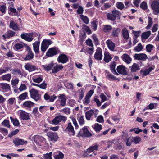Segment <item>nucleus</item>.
Here are the masks:
<instances>
[{"label": "nucleus", "mask_w": 159, "mask_h": 159, "mask_svg": "<svg viewBox=\"0 0 159 159\" xmlns=\"http://www.w3.org/2000/svg\"><path fill=\"white\" fill-rule=\"evenodd\" d=\"M134 57L135 59L137 60H144L148 58L147 55L144 53H136L134 55Z\"/></svg>", "instance_id": "nucleus-14"}, {"label": "nucleus", "mask_w": 159, "mask_h": 159, "mask_svg": "<svg viewBox=\"0 0 159 159\" xmlns=\"http://www.w3.org/2000/svg\"><path fill=\"white\" fill-rule=\"evenodd\" d=\"M20 91L25 90L26 89V87L24 84H22L19 88H17Z\"/></svg>", "instance_id": "nucleus-61"}, {"label": "nucleus", "mask_w": 159, "mask_h": 159, "mask_svg": "<svg viewBox=\"0 0 159 159\" xmlns=\"http://www.w3.org/2000/svg\"><path fill=\"white\" fill-rule=\"evenodd\" d=\"M2 125L4 126L7 127L8 128H10V127L9 121V120L6 119H5L4 120V121L2 122Z\"/></svg>", "instance_id": "nucleus-42"}, {"label": "nucleus", "mask_w": 159, "mask_h": 159, "mask_svg": "<svg viewBox=\"0 0 159 159\" xmlns=\"http://www.w3.org/2000/svg\"><path fill=\"white\" fill-rule=\"evenodd\" d=\"M124 141L126 143V145L127 146H130L132 143L133 140V137H130L128 138H126V139H124Z\"/></svg>", "instance_id": "nucleus-30"}, {"label": "nucleus", "mask_w": 159, "mask_h": 159, "mask_svg": "<svg viewBox=\"0 0 159 159\" xmlns=\"http://www.w3.org/2000/svg\"><path fill=\"white\" fill-rule=\"evenodd\" d=\"M86 43L87 45L89 46L93 47V45L92 43V41L90 39H88L86 41Z\"/></svg>", "instance_id": "nucleus-62"}, {"label": "nucleus", "mask_w": 159, "mask_h": 159, "mask_svg": "<svg viewBox=\"0 0 159 159\" xmlns=\"http://www.w3.org/2000/svg\"><path fill=\"white\" fill-rule=\"evenodd\" d=\"M32 80L34 82L39 83L42 81L43 78L39 76L36 78H33Z\"/></svg>", "instance_id": "nucleus-53"}, {"label": "nucleus", "mask_w": 159, "mask_h": 159, "mask_svg": "<svg viewBox=\"0 0 159 159\" xmlns=\"http://www.w3.org/2000/svg\"><path fill=\"white\" fill-rule=\"evenodd\" d=\"M16 99L15 98H11L9 99L7 101L8 103L10 105H12L16 103Z\"/></svg>", "instance_id": "nucleus-51"}, {"label": "nucleus", "mask_w": 159, "mask_h": 159, "mask_svg": "<svg viewBox=\"0 0 159 159\" xmlns=\"http://www.w3.org/2000/svg\"><path fill=\"white\" fill-rule=\"evenodd\" d=\"M19 131L18 129H16L15 130L12 131L11 133L8 135V137L10 138L12 137L13 136L16 134Z\"/></svg>", "instance_id": "nucleus-55"}, {"label": "nucleus", "mask_w": 159, "mask_h": 159, "mask_svg": "<svg viewBox=\"0 0 159 159\" xmlns=\"http://www.w3.org/2000/svg\"><path fill=\"white\" fill-rule=\"evenodd\" d=\"M15 32L11 30H9L7 31L6 33V35L7 38H9L14 36L15 35Z\"/></svg>", "instance_id": "nucleus-29"}, {"label": "nucleus", "mask_w": 159, "mask_h": 159, "mask_svg": "<svg viewBox=\"0 0 159 159\" xmlns=\"http://www.w3.org/2000/svg\"><path fill=\"white\" fill-rule=\"evenodd\" d=\"M102 129V125L98 123L94 125V129L96 132H99Z\"/></svg>", "instance_id": "nucleus-40"}, {"label": "nucleus", "mask_w": 159, "mask_h": 159, "mask_svg": "<svg viewBox=\"0 0 159 159\" xmlns=\"http://www.w3.org/2000/svg\"><path fill=\"white\" fill-rule=\"evenodd\" d=\"M80 19L86 24H87L89 23V19L86 16H85L83 15H80Z\"/></svg>", "instance_id": "nucleus-41"}, {"label": "nucleus", "mask_w": 159, "mask_h": 159, "mask_svg": "<svg viewBox=\"0 0 159 159\" xmlns=\"http://www.w3.org/2000/svg\"><path fill=\"white\" fill-rule=\"evenodd\" d=\"M34 142L36 144H39L45 141V139L42 136L36 135L32 137Z\"/></svg>", "instance_id": "nucleus-6"}, {"label": "nucleus", "mask_w": 159, "mask_h": 159, "mask_svg": "<svg viewBox=\"0 0 159 159\" xmlns=\"http://www.w3.org/2000/svg\"><path fill=\"white\" fill-rule=\"evenodd\" d=\"M94 57L95 59L98 60H101L102 59V50L100 48L98 47L96 52L94 54Z\"/></svg>", "instance_id": "nucleus-8"}, {"label": "nucleus", "mask_w": 159, "mask_h": 159, "mask_svg": "<svg viewBox=\"0 0 159 159\" xmlns=\"http://www.w3.org/2000/svg\"><path fill=\"white\" fill-rule=\"evenodd\" d=\"M52 43V42L49 40L44 39L43 40L42 43L46 46L48 47Z\"/></svg>", "instance_id": "nucleus-45"}, {"label": "nucleus", "mask_w": 159, "mask_h": 159, "mask_svg": "<svg viewBox=\"0 0 159 159\" xmlns=\"http://www.w3.org/2000/svg\"><path fill=\"white\" fill-rule=\"evenodd\" d=\"M57 54V51L55 48H49L46 53V55L48 57H52Z\"/></svg>", "instance_id": "nucleus-12"}, {"label": "nucleus", "mask_w": 159, "mask_h": 159, "mask_svg": "<svg viewBox=\"0 0 159 159\" xmlns=\"http://www.w3.org/2000/svg\"><path fill=\"white\" fill-rule=\"evenodd\" d=\"M114 16V18L116 20L117 17H120L121 15V13L117 10H113L111 12Z\"/></svg>", "instance_id": "nucleus-38"}, {"label": "nucleus", "mask_w": 159, "mask_h": 159, "mask_svg": "<svg viewBox=\"0 0 159 159\" xmlns=\"http://www.w3.org/2000/svg\"><path fill=\"white\" fill-rule=\"evenodd\" d=\"M11 77V74H8L2 75V80L3 81H7L9 82Z\"/></svg>", "instance_id": "nucleus-28"}, {"label": "nucleus", "mask_w": 159, "mask_h": 159, "mask_svg": "<svg viewBox=\"0 0 159 159\" xmlns=\"http://www.w3.org/2000/svg\"><path fill=\"white\" fill-rule=\"evenodd\" d=\"M34 103L31 101H26L24 102L23 106L25 107L30 108L34 106Z\"/></svg>", "instance_id": "nucleus-27"}, {"label": "nucleus", "mask_w": 159, "mask_h": 159, "mask_svg": "<svg viewBox=\"0 0 159 159\" xmlns=\"http://www.w3.org/2000/svg\"><path fill=\"white\" fill-rule=\"evenodd\" d=\"M157 105L158 104L157 103H151L148 105V108L150 110L156 109Z\"/></svg>", "instance_id": "nucleus-52"}, {"label": "nucleus", "mask_w": 159, "mask_h": 159, "mask_svg": "<svg viewBox=\"0 0 159 159\" xmlns=\"http://www.w3.org/2000/svg\"><path fill=\"white\" fill-rule=\"evenodd\" d=\"M0 87L4 90H8L10 89V86L7 83H0Z\"/></svg>", "instance_id": "nucleus-35"}, {"label": "nucleus", "mask_w": 159, "mask_h": 159, "mask_svg": "<svg viewBox=\"0 0 159 159\" xmlns=\"http://www.w3.org/2000/svg\"><path fill=\"white\" fill-rule=\"evenodd\" d=\"M120 32V30L119 28H114L112 30L111 35L113 37H117Z\"/></svg>", "instance_id": "nucleus-25"}, {"label": "nucleus", "mask_w": 159, "mask_h": 159, "mask_svg": "<svg viewBox=\"0 0 159 159\" xmlns=\"http://www.w3.org/2000/svg\"><path fill=\"white\" fill-rule=\"evenodd\" d=\"M106 77L110 80H118V79L116 78V76H114L112 74L109 73H107V75L106 76Z\"/></svg>", "instance_id": "nucleus-39"}, {"label": "nucleus", "mask_w": 159, "mask_h": 159, "mask_svg": "<svg viewBox=\"0 0 159 159\" xmlns=\"http://www.w3.org/2000/svg\"><path fill=\"white\" fill-rule=\"evenodd\" d=\"M47 136L52 141H57L58 139V136L57 134L54 132L51 131L48 132L47 134Z\"/></svg>", "instance_id": "nucleus-9"}, {"label": "nucleus", "mask_w": 159, "mask_h": 159, "mask_svg": "<svg viewBox=\"0 0 159 159\" xmlns=\"http://www.w3.org/2000/svg\"><path fill=\"white\" fill-rule=\"evenodd\" d=\"M12 70V73L13 74L19 75H22L21 71L20 69H15Z\"/></svg>", "instance_id": "nucleus-43"}, {"label": "nucleus", "mask_w": 159, "mask_h": 159, "mask_svg": "<svg viewBox=\"0 0 159 159\" xmlns=\"http://www.w3.org/2000/svg\"><path fill=\"white\" fill-rule=\"evenodd\" d=\"M52 69V73H56L60 70L63 68V66L62 65H59L57 64H55L53 67Z\"/></svg>", "instance_id": "nucleus-17"}, {"label": "nucleus", "mask_w": 159, "mask_h": 159, "mask_svg": "<svg viewBox=\"0 0 159 159\" xmlns=\"http://www.w3.org/2000/svg\"><path fill=\"white\" fill-rule=\"evenodd\" d=\"M33 33L23 34L21 35V37L26 41L31 42L33 39Z\"/></svg>", "instance_id": "nucleus-5"}, {"label": "nucleus", "mask_w": 159, "mask_h": 159, "mask_svg": "<svg viewBox=\"0 0 159 159\" xmlns=\"http://www.w3.org/2000/svg\"><path fill=\"white\" fill-rule=\"evenodd\" d=\"M67 119L66 117L64 116L59 115L56 116L52 120V123L55 125H58L61 121H65Z\"/></svg>", "instance_id": "nucleus-3"}, {"label": "nucleus", "mask_w": 159, "mask_h": 159, "mask_svg": "<svg viewBox=\"0 0 159 159\" xmlns=\"http://www.w3.org/2000/svg\"><path fill=\"white\" fill-rule=\"evenodd\" d=\"M140 7L143 10L146 9L147 8V3L145 2H143L140 4Z\"/></svg>", "instance_id": "nucleus-58"}, {"label": "nucleus", "mask_w": 159, "mask_h": 159, "mask_svg": "<svg viewBox=\"0 0 159 159\" xmlns=\"http://www.w3.org/2000/svg\"><path fill=\"white\" fill-rule=\"evenodd\" d=\"M52 152L48 153H47L44 155V159H52L51 157Z\"/></svg>", "instance_id": "nucleus-64"}, {"label": "nucleus", "mask_w": 159, "mask_h": 159, "mask_svg": "<svg viewBox=\"0 0 159 159\" xmlns=\"http://www.w3.org/2000/svg\"><path fill=\"white\" fill-rule=\"evenodd\" d=\"M15 48L17 49H21L23 47V44L22 43H17L14 45Z\"/></svg>", "instance_id": "nucleus-57"}, {"label": "nucleus", "mask_w": 159, "mask_h": 159, "mask_svg": "<svg viewBox=\"0 0 159 159\" xmlns=\"http://www.w3.org/2000/svg\"><path fill=\"white\" fill-rule=\"evenodd\" d=\"M151 34V32L150 31L143 33L141 35V38L143 39H146L149 37Z\"/></svg>", "instance_id": "nucleus-31"}, {"label": "nucleus", "mask_w": 159, "mask_h": 159, "mask_svg": "<svg viewBox=\"0 0 159 159\" xmlns=\"http://www.w3.org/2000/svg\"><path fill=\"white\" fill-rule=\"evenodd\" d=\"M122 35L124 38L125 39H128L129 37L128 30L126 29H123L122 30Z\"/></svg>", "instance_id": "nucleus-26"}, {"label": "nucleus", "mask_w": 159, "mask_h": 159, "mask_svg": "<svg viewBox=\"0 0 159 159\" xmlns=\"http://www.w3.org/2000/svg\"><path fill=\"white\" fill-rule=\"evenodd\" d=\"M34 54L32 51L28 52V53L24 59L25 60H30L32 59L34 57Z\"/></svg>", "instance_id": "nucleus-34"}, {"label": "nucleus", "mask_w": 159, "mask_h": 159, "mask_svg": "<svg viewBox=\"0 0 159 159\" xmlns=\"http://www.w3.org/2000/svg\"><path fill=\"white\" fill-rule=\"evenodd\" d=\"M27 93L26 92H25L20 95L18 98L20 100H24L27 97Z\"/></svg>", "instance_id": "nucleus-44"}, {"label": "nucleus", "mask_w": 159, "mask_h": 159, "mask_svg": "<svg viewBox=\"0 0 159 159\" xmlns=\"http://www.w3.org/2000/svg\"><path fill=\"white\" fill-rule=\"evenodd\" d=\"M25 68L26 70H28L29 71H32L35 70L36 68L35 66L31 65L29 63H28L25 66Z\"/></svg>", "instance_id": "nucleus-20"}, {"label": "nucleus", "mask_w": 159, "mask_h": 159, "mask_svg": "<svg viewBox=\"0 0 159 159\" xmlns=\"http://www.w3.org/2000/svg\"><path fill=\"white\" fill-rule=\"evenodd\" d=\"M69 60L67 56L64 54H61L57 58V61L59 63L64 64L67 62Z\"/></svg>", "instance_id": "nucleus-7"}, {"label": "nucleus", "mask_w": 159, "mask_h": 159, "mask_svg": "<svg viewBox=\"0 0 159 159\" xmlns=\"http://www.w3.org/2000/svg\"><path fill=\"white\" fill-rule=\"evenodd\" d=\"M96 121L99 123H102L104 122V119L103 116H99L97 119Z\"/></svg>", "instance_id": "nucleus-63"}, {"label": "nucleus", "mask_w": 159, "mask_h": 159, "mask_svg": "<svg viewBox=\"0 0 159 159\" xmlns=\"http://www.w3.org/2000/svg\"><path fill=\"white\" fill-rule=\"evenodd\" d=\"M134 131V132L136 134H138L140 132L142 131V130L141 129H139V128H135L131 129L130 130V131Z\"/></svg>", "instance_id": "nucleus-59"}, {"label": "nucleus", "mask_w": 159, "mask_h": 159, "mask_svg": "<svg viewBox=\"0 0 159 159\" xmlns=\"http://www.w3.org/2000/svg\"><path fill=\"white\" fill-rule=\"evenodd\" d=\"M94 113L93 110H90L85 113V117L87 120H90L93 115Z\"/></svg>", "instance_id": "nucleus-24"}, {"label": "nucleus", "mask_w": 159, "mask_h": 159, "mask_svg": "<svg viewBox=\"0 0 159 159\" xmlns=\"http://www.w3.org/2000/svg\"><path fill=\"white\" fill-rule=\"evenodd\" d=\"M13 142L15 145L17 146L20 145H23L25 143L27 144V141H24L22 139L16 138L13 139Z\"/></svg>", "instance_id": "nucleus-10"}, {"label": "nucleus", "mask_w": 159, "mask_h": 159, "mask_svg": "<svg viewBox=\"0 0 159 159\" xmlns=\"http://www.w3.org/2000/svg\"><path fill=\"white\" fill-rule=\"evenodd\" d=\"M148 25L146 27V29H149L151 27L153 24L152 19L150 17H149L148 18Z\"/></svg>", "instance_id": "nucleus-49"}, {"label": "nucleus", "mask_w": 159, "mask_h": 159, "mask_svg": "<svg viewBox=\"0 0 159 159\" xmlns=\"http://www.w3.org/2000/svg\"><path fill=\"white\" fill-rule=\"evenodd\" d=\"M65 131L70 135H74L75 134L74 127L70 122L68 124L67 126L65 129Z\"/></svg>", "instance_id": "nucleus-11"}, {"label": "nucleus", "mask_w": 159, "mask_h": 159, "mask_svg": "<svg viewBox=\"0 0 159 159\" xmlns=\"http://www.w3.org/2000/svg\"><path fill=\"white\" fill-rule=\"evenodd\" d=\"M10 119L15 126H17L19 125V122L17 119H14L11 117H10Z\"/></svg>", "instance_id": "nucleus-48"}, {"label": "nucleus", "mask_w": 159, "mask_h": 159, "mask_svg": "<svg viewBox=\"0 0 159 159\" xmlns=\"http://www.w3.org/2000/svg\"><path fill=\"white\" fill-rule=\"evenodd\" d=\"M29 92L31 98L36 102L41 100V95L39 94L37 90L34 89H30Z\"/></svg>", "instance_id": "nucleus-1"}, {"label": "nucleus", "mask_w": 159, "mask_h": 159, "mask_svg": "<svg viewBox=\"0 0 159 159\" xmlns=\"http://www.w3.org/2000/svg\"><path fill=\"white\" fill-rule=\"evenodd\" d=\"M154 47V46L151 44H148L146 46V51L148 52H151V51L153 49Z\"/></svg>", "instance_id": "nucleus-46"}, {"label": "nucleus", "mask_w": 159, "mask_h": 159, "mask_svg": "<svg viewBox=\"0 0 159 159\" xmlns=\"http://www.w3.org/2000/svg\"><path fill=\"white\" fill-rule=\"evenodd\" d=\"M151 7L155 15L159 14V0H154L151 2Z\"/></svg>", "instance_id": "nucleus-2"}, {"label": "nucleus", "mask_w": 159, "mask_h": 159, "mask_svg": "<svg viewBox=\"0 0 159 159\" xmlns=\"http://www.w3.org/2000/svg\"><path fill=\"white\" fill-rule=\"evenodd\" d=\"M107 16L108 20H110L111 21H114L115 20L114 16L113 15L112 13L111 14L109 13H107Z\"/></svg>", "instance_id": "nucleus-54"}, {"label": "nucleus", "mask_w": 159, "mask_h": 159, "mask_svg": "<svg viewBox=\"0 0 159 159\" xmlns=\"http://www.w3.org/2000/svg\"><path fill=\"white\" fill-rule=\"evenodd\" d=\"M143 48L141 43H139L138 45L134 48V50L136 52H139L141 51Z\"/></svg>", "instance_id": "nucleus-47"}, {"label": "nucleus", "mask_w": 159, "mask_h": 159, "mask_svg": "<svg viewBox=\"0 0 159 159\" xmlns=\"http://www.w3.org/2000/svg\"><path fill=\"white\" fill-rule=\"evenodd\" d=\"M116 63L115 62H113L112 64L110 65V68L112 72L114 74L118 75V74L116 71L115 70Z\"/></svg>", "instance_id": "nucleus-36"}, {"label": "nucleus", "mask_w": 159, "mask_h": 159, "mask_svg": "<svg viewBox=\"0 0 159 159\" xmlns=\"http://www.w3.org/2000/svg\"><path fill=\"white\" fill-rule=\"evenodd\" d=\"M9 27L10 28L15 31H18L19 30L17 24L13 21H11Z\"/></svg>", "instance_id": "nucleus-18"}, {"label": "nucleus", "mask_w": 159, "mask_h": 159, "mask_svg": "<svg viewBox=\"0 0 159 159\" xmlns=\"http://www.w3.org/2000/svg\"><path fill=\"white\" fill-rule=\"evenodd\" d=\"M79 134L81 136L84 137H89L92 136L91 134L88 131V129L85 127L81 129Z\"/></svg>", "instance_id": "nucleus-4"}, {"label": "nucleus", "mask_w": 159, "mask_h": 159, "mask_svg": "<svg viewBox=\"0 0 159 159\" xmlns=\"http://www.w3.org/2000/svg\"><path fill=\"white\" fill-rule=\"evenodd\" d=\"M112 29V27L111 25H106L105 26L103 30L105 32H109Z\"/></svg>", "instance_id": "nucleus-50"}, {"label": "nucleus", "mask_w": 159, "mask_h": 159, "mask_svg": "<svg viewBox=\"0 0 159 159\" xmlns=\"http://www.w3.org/2000/svg\"><path fill=\"white\" fill-rule=\"evenodd\" d=\"M79 122L80 125H82L84 123V120L83 116H81L79 119Z\"/></svg>", "instance_id": "nucleus-60"}, {"label": "nucleus", "mask_w": 159, "mask_h": 159, "mask_svg": "<svg viewBox=\"0 0 159 159\" xmlns=\"http://www.w3.org/2000/svg\"><path fill=\"white\" fill-rule=\"evenodd\" d=\"M112 57L110 56L109 55H107L105 54V56L104 59V61L106 62H108L111 59Z\"/></svg>", "instance_id": "nucleus-56"}, {"label": "nucleus", "mask_w": 159, "mask_h": 159, "mask_svg": "<svg viewBox=\"0 0 159 159\" xmlns=\"http://www.w3.org/2000/svg\"><path fill=\"white\" fill-rule=\"evenodd\" d=\"M106 43L109 49L111 51H114L115 46V43L109 40H107Z\"/></svg>", "instance_id": "nucleus-23"}, {"label": "nucleus", "mask_w": 159, "mask_h": 159, "mask_svg": "<svg viewBox=\"0 0 159 159\" xmlns=\"http://www.w3.org/2000/svg\"><path fill=\"white\" fill-rule=\"evenodd\" d=\"M19 81V80L18 78H16L13 80H12L11 81V83L12 85V87L16 89L18 88L17 87V85L18 84Z\"/></svg>", "instance_id": "nucleus-33"}, {"label": "nucleus", "mask_w": 159, "mask_h": 159, "mask_svg": "<svg viewBox=\"0 0 159 159\" xmlns=\"http://www.w3.org/2000/svg\"><path fill=\"white\" fill-rule=\"evenodd\" d=\"M59 101L61 106L63 107L66 105V99L64 94H60Z\"/></svg>", "instance_id": "nucleus-15"}, {"label": "nucleus", "mask_w": 159, "mask_h": 159, "mask_svg": "<svg viewBox=\"0 0 159 159\" xmlns=\"http://www.w3.org/2000/svg\"><path fill=\"white\" fill-rule=\"evenodd\" d=\"M139 69V66L137 64L134 63L132 66V68L131 69V72H136Z\"/></svg>", "instance_id": "nucleus-32"}, {"label": "nucleus", "mask_w": 159, "mask_h": 159, "mask_svg": "<svg viewBox=\"0 0 159 159\" xmlns=\"http://www.w3.org/2000/svg\"><path fill=\"white\" fill-rule=\"evenodd\" d=\"M53 66V63H51L48 64L47 66L43 65V66L44 67L45 70L47 71L50 70L51 69Z\"/></svg>", "instance_id": "nucleus-37"}, {"label": "nucleus", "mask_w": 159, "mask_h": 159, "mask_svg": "<svg viewBox=\"0 0 159 159\" xmlns=\"http://www.w3.org/2000/svg\"><path fill=\"white\" fill-rule=\"evenodd\" d=\"M117 70L120 74L125 75H126L127 73L125 67L122 65L118 66L117 68Z\"/></svg>", "instance_id": "nucleus-16"}, {"label": "nucleus", "mask_w": 159, "mask_h": 159, "mask_svg": "<svg viewBox=\"0 0 159 159\" xmlns=\"http://www.w3.org/2000/svg\"><path fill=\"white\" fill-rule=\"evenodd\" d=\"M40 42L39 41H36L33 44L34 50L36 54L39 53V48Z\"/></svg>", "instance_id": "nucleus-19"}, {"label": "nucleus", "mask_w": 159, "mask_h": 159, "mask_svg": "<svg viewBox=\"0 0 159 159\" xmlns=\"http://www.w3.org/2000/svg\"><path fill=\"white\" fill-rule=\"evenodd\" d=\"M123 60L127 64H129L131 61V59L129 55L124 54L122 56Z\"/></svg>", "instance_id": "nucleus-21"}, {"label": "nucleus", "mask_w": 159, "mask_h": 159, "mask_svg": "<svg viewBox=\"0 0 159 159\" xmlns=\"http://www.w3.org/2000/svg\"><path fill=\"white\" fill-rule=\"evenodd\" d=\"M53 156L55 159H62L64 157V155L61 152L58 151L54 153Z\"/></svg>", "instance_id": "nucleus-22"}, {"label": "nucleus", "mask_w": 159, "mask_h": 159, "mask_svg": "<svg viewBox=\"0 0 159 159\" xmlns=\"http://www.w3.org/2000/svg\"><path fill=\"white\" fill-rule=\"evenodd\" d=\"M20 114V118L22 120H27L30 119L29 114L24 111L21 110Z\"/></svg>", "instance_id": "nucleus-13"}]
</instances>
